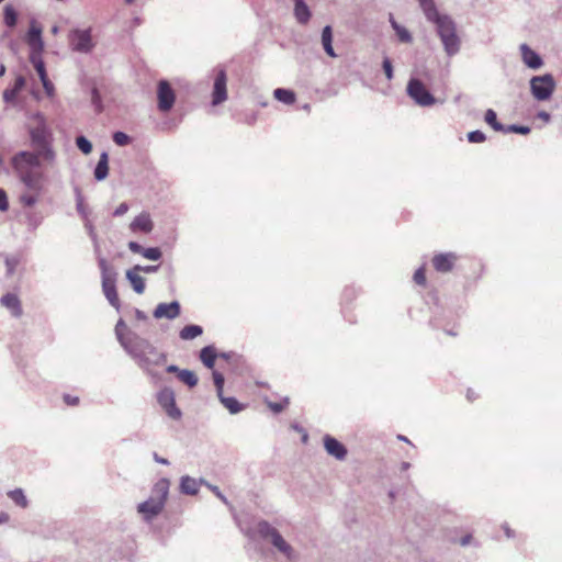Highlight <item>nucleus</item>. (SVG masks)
<instances>
[{
  "instance_id": "9b49d317",
  "label": "nucleus",
  "mask_w": 562,
  "mask_h": 562,
  "mask_svg": "<svg viewBox=\"0 0 562 562\" xmlns=\"http://www.w3.org/2000/svg\"><path fill=\"white\" fill-rule=\"evenodd\" d=\"M256 531L262 540L269 541L276 550L286 542L279 530L267 520H259L256 525Z\"/></svg>"
},
{
  "instance_id": "f3484780",
  "label": "nucleus",
  "mask_w": 562,
  "mask_h": 562,
  "mask_svg": "<svg viewBox=\"0 0 562 562\" xmlns=\"http://www.w3.org/2000/svg\"><path fill=\"white\" fill-rule=\"evenodd\" d=\"M169 486L170 481L168 479L158 480L151 488L149 498H153L155 502H160L162 505H165L169 494Z\"/></svg>"
},
{
  "instance_id": "774afa93",
  "label": "nucleus",
  "mask_w": 562,
  "mask_h": 562,
  "mask_svg": "<svg viewBox=\"0 0 562 562\" xmlns=\"http://www.w3.org/2000/svg\"><path fill=\"white\" fill-rule=\"evenodd\" d=\"M153 459L155 460V462H157L159 464H164V465L169 464V461L166 458L160 457L157 452L153 453Z\"/></svg>"
},
{
  "instance_id": "aec40b11",
  "label": "nucleus",
  "mask_w": 562,
  "mask_h": 562,
  "mask_svg": "<svg viewBox=\"0 0 562 562\" xmlns=\"http://www.w3.org/2000/svg\"><path fill=\"white\" fill-rule=\"evenodd\" d=\"M521 57L524 63L532 69H538L542 65L540 56L533 52L527 44L520 46Z\"/></svg>"
},
{
  "instance_id": "3c124183",
  "label": "nucleus",
  "mask_w": 562,
  "mask_h": 562,
  "mask_svg": "<svg viewBox=\"0 0 562 562\" xmlns=\"http://www.w3.org/2000/svg\"><path fill=\"white\" fill-rule=\"evenodd\" d=\"M504 132H513V133L527 135L530 133V127L521 126V125H509L507 128H505Z\"/></svg>"
},
{
  "instance_id": "5701e85b",
  "label": "nucleus",
  "mask_w": 562,
  "mask_h": 562,
  "mask_svg": "<svg viewBox=\"0 0 562 562\" xmlns=\"http://www.w3.org/2000/svg\"><path fill=\"white\" fill-rule=\"evenodd\" d=\"M109 175V155L102 151L99 161L94 168L93 176L97 181L104 180Z\"/></svg>"
},
{
  "instance_id": "bb28decb",
  "label": "nucleus",
  "mask_w": 562,
  "mask_h": 562,
  "mask_svg": "<svg viewBox=\"0 0 562 562\" xmlns=\"http://www.w3.org/2000/svg\"><path fill=\"white\" fill-rule=\"evenodd\" d=\"M322 45L328 56L336 57L333 47V29L330 25H326L322 31Z\"/></svg>"
},
{
  "instance_id": "7c9ffc66",
  "label": "nucleus",
  "mask_w": 562,
  "mask_h": 562,
  "mask_svg": "<svg viewBox=\"0 0 562 562\" xmlns=\"http://www.w3.org/2000/svg\"><path fill=\"white\" fill-rule=\"evenodd\" d=\"M42 55L43 54H30V56H29L30 63L34 67L40 79L48 76L47 71H46L45 61H44Z\"/></svg>"
},
{
  "instance_id": "f704fd0d",
  "label": "nucleus",
  "mask_w": 562,
  "mask_h": 562,
  "mask_svg": "<svg viewBox=\"0 0 562 562\" xmlns=\"http://www.w3.org/2000/svg\"><path fill=\"white\" fill-rule=\"evenodd\" d=\"M9 497L20 507L26 508L29 505V502L26 499V496L21 488H15L13 491H10L8 493Z\"/></svg>"
},
{
  "instance_id": "2f4dec72",
  "label": "nucleus",
  "mask_w": 562,
  "mask_h": 562,
  "mask_svg": "<svg viewBox=\"0 0 562 562\" xmlns=\"http://www.w3.org/2000/svg\"><path fill=\"white\" fill-rule=\"evenodd\" d=\"M273 95L278 101L288 105L293 104L295 102V93L291 89L277 88L273 91Z\"/></svg>"
},
{
  "instance_id": "dca6fc26",
  "label": "nucleus",
  "mask_w": 562,
  "mask_h": 562,
  "mask_svg": "<svg viewBox=\"0 0 562 562\" xmlns=\"http://www.w3.org/2000/svg\"><path fill=\"white\" fill-rule=\"evenodd\" d=\"M164 507L165 505L160 502H155L153 498H148L137 505V512L143 514L144 519L149 522L162 512Z\"/></svg>"
},
{
  "instance_id": "69168bd1",
  "label": "nucleus",
  "mask_w": 562,
  "mask_h": 562,
  "mask_svg": "<svg viewBox=\"0 0 562 562\" xmlns=\"http://www.w3.org/2000/svg\"><path fill=\"white\" fill-rule=\"evenodd\" d=\"M64 401H65L66 404L75 406V405H77L79 403V397L71 396L69 394H65L64 395Z\"/></svg>"
},
{
  "instance_id": "a18cd8bd",
  "label": "nucleus",
  "mask_w": 562,
  "mask_h": 562,
  "mask_svg": "<svg viewBox=\"0 0 562 562\" xmlns=\"http://www.w3.org/2000/svg\"><path fill=\"white\" fill-rule=\"evenodd\" d=\"M413 279H414V282L418 285H422V286H425L426 283H427V279H426V268L425 266H422L420 268H418L414 276H413Z\"/></svg>"
},
{
  "instance_id": "4be33fe9",
  "label": "nucleus",
  "mask_w": 562,
  "mask_h": 562,
  "mask_svg": "<svg viewBox=\"0 0 562 562\" xmlns=\"http://www.w3.org/2000/svg\"><path fill=\"white\" fill-rule=\"evenodd\" d=\"M0 303L11 311L12 316L20 317L22 307L19 297L14 293H7L0 299Z\"/></svg>"
},
{
  "instance_id": "4c0bfd02",
  "label": "nucleus",
  "mask_w": 562,
  "mask_h": 562,
  "mask_svg": "<svg viewBox=\"0 0 562 562\" xmlns=\"http://www.w3.org/2000/svg\"><path fill=\"white\" fill-rule=\"evenodd\" d=\"M76 146L85 155H89L92 151V143L83 135L76 137Z\"/></svg>"
},
{
  "instance_id": "393cba45",
  "label": "nucleus",
  "mask_w": 562,
  "mask_h": 562,
  "mask_svg": "<svg viewBox=\"0 0 562 562\" xmlns=\"http://www.w3.org/2000/svg\"><path fill=\"white\" fill-rule=\"evenodd\" d=\"M216 358V349L212 345L203 347L200 351V360L207 369L214 368Z\"/></svg>"
},
{
  "instance_id": "0e129e2a",
  "label": "nucleus",
  "mask_w": 562,
  "mask_h": 562,
  "mask_svg": "<svg viewBox=\"0 0 562 562\" xmlns=\"http://www.w3.org/2000/svg\"><path fill=\"white\" fill-rule=\"evenodd\" d=\"M86 228L88 229V233H89V236L91 237V239L95 243V249L98 250V245H97V234L94 233V227L91 223H86Z\"/></svg>"
},
{
  "instance_id": "c03bdc74",
  "label": "nucleus",
  "mask_w": 562,
  "mask_h": 562,
  "mask_svg": "<svg viewBox=\"0 0 562 562\" xmlns=\"http://www.w3.org/2000/svg\"><path fill=\"white\" fill-rule=\"evenodd\" d=\"M91 103L93 104V106L98 113L102 112V110H103L102 99H101L100 92L97 88H92V90H91Z\"/></svg>"
},
{
  "instance_id": "9d476101",
  "label": "nucleus",
  "mask_w": 562,
  "mask_h": 562,
  "mask_svg": "<svg viewBox=\"0 0 562 562\" xmlns=\"http://www.w3.org/2000/svg\"><path fill=\"white\" fill-rule=\"evenodd\" d=\"M43 29L35 20H31L30 27L25 35V42L30 47V54H43L45 43L43 40Z\"/></svg>"
},
{
  "instance_id": "8fccbe9b",
  "label": "nucleus",
  "mask_w": 562,
  "mask_h": 562,
  "mask_svg": "<svg viewBox=\"0 0 562 562\" xmlns=\"http://www.w3.org/2000/svg\"><path fill=\"white\" fill-rule=\"evenodd\" d=\"M286 404H289L288 397L284 398L283 403L269 402L268 406L274 414H279L284 409Z\"/></svg>"
},
{
  "instance_id": "680f3d73",
  "label": "nucleus",
  "mask_w": 562,
  "mask_h": 562,
  "mask_svg": "<svg viewBox=\"0 0 562 562\" xmlns=\"http://www.w3.org/2000/svg\"><path fill=\"white\" fill-rule=\"evenodd\" d=\"M127 246H128V249L132 252H134V254H140L142 255L143 251H144V247L139 243H137V241H133L132 240V241L128 243Z\"/></svg>"
},
{
  "instance_id": "052dcab7",
  "label": "nucleus",
  "mask_w": 562,
  "mask_h": 562,
  "mask_svg": "<svg viewBox=\"0 0 562 562\" xmlns=\"http://www.w3.org/2000/svg\"><path fill=\"white\" fill-rule=\"evenodd\" d=\"M26 216L29 227L35 229L40 225L41 220L36 217L33 213H29Z\"/></svg>"
},
{
  "instance_id": "a878e982",
  "label": "nucleus",
  "mask_w": 562,
  "mask_h": 562,
  "mask_svg": "<svg viewBox=\"0 0 562 562\" xmlns=\"http://www.w3.org/2000/svg\"><path fill=\"white\" fill-rule=\"evenodd\" d=\"M180 492L184 495H196L199 492L198 480L183 475L180 480Z\"/></svg>"
},
{
  "instance_id": "58836bf2",
  "label": "nucleus",
  "mask_w": 562,
  "mask_h": 562,
  "mask_svg": "<svg viewBox=\"0 0 562 562\" xmlns=\"http://www.w3.org/2000/svg\"><path fill=\"white\" fill-rule=\"evenodd\" d=\"M391 23H392V26L395 30L396 35L398 36L401 42H403V43L412 42V35L405 27H402L401 25H398L394 19H391Z\"/></svg>"
},
{
  "instance_id": "4d7b16f0",
  "label": "nucleus",
  "mask_w": 562,
  "mask_h": 562,
  "mask_svg": "<svg viewBox=\"0 0 562 562\" xmlns=\"http://www.w3.org/2000/svg\"><path fill=\"white\" fill-rule=\"evenodd\" d=\"M18 94L12 88H8L3 91V100L7 103L13 102Z\"/></svg>"
},
{
  "instance_id": "473e14b6",
  "label": "nucleus",
  "mask_w": 562,
  "mask_h": 562,
  "mask_svg": "<svg viewBox=\"0 0 562 562\" xmlns=\"http://www.w3.org/2000/svg\"><path fill=\"white\" fill-rule=\"evenodd\" d=\"M178 379L190 389L196 386L199 382L196 374L189 369H183Z\"/></svg>"
},
{
  "instance_id": "0eeeda50",
  "label": "nucleus",
  "mask_w": 562,
  "mask_h": 562,
  "mask_svg": "<svg viewBox=\"0 0 562 562\" xmlns=\"http://www.w3.org/2000/svg\"><path fill=\"white\" fill-rule=\"evenodd\" d=\"M176 102V92L170 82L161 79L157 83V108L160 112H169Z\"/></svg>"
},
{
  "instance_id": "6e6d98bb",
  "label": "nucleus",
  "mask_w": 562,
  "mask_h": 562,
  "mask_svg": "<svg viewBox=\"0 0 562 562\" xmlns=\"http://www.w3.org/2000/svg\"><path fill=\"white\" fill-rule=\"evenodd\" d=\"M9 209L7 192L0 188V211L5 212Z\"/></svg>"
},
{
  "instance_id": "6e6552de",
  "label": "nucleus",
  "mask_w": 562,
  "mask_h": 562,
  "mask_svg": "<svg viewBox=\"0 0 562 562\" xmlns=\"http://www.w3.org/2000/svg\"><path fill=\"white\" fill-rule=\"evenodd\" d=\"M407 93L408 95L422 106H430L435 104L436 99L434 95L427 90L425 85L418 79H411L407 85Z\"/></svg>"
},
{
  "instance_id": "de8ad7c7",
  "label": "nucleus",
  "mask_w": 562,
  "mask_h": 562,
  "mask_svg": "<svg viewBox=\"0 0 562 562\" xmlns=\"http://www.w3.org/2000/svg\"><path fill=\"white\" fill-rule=\"evenodd\" d=\"M40 80L42 82L45 93L48 97H53L55 93V87H54L53 82L49 80L48 76L41 78Z\"/></svg>"
},
{
  "instance_id": "f257e3e1",
  "label": "nucleus",
  "mask_w": 562,
  "mask_h": 562,
  "mask_svg": "<svg viewBox=\"0 0 562 562\" xmlns=\"http://www.w3.org/2000/svg\"><path fill=\"white\" fill-rule=\"evenodd\" d=\"M38 124L29 127L31 146L34 150H20L11 158V165L18 179L27 190H43L44 173L37 170L42 160L53 162L56 153L53 148V133L41 113L36 114Z\"/></svg>"
},
{
  "instance_id": "09e8293b",
  "label": "nucleus",
  "mask_w": 562,
  "mask_h": 562,
  "mask_svg": "<svg viewBox=\"0 0 562 562\" xmlns=\"http://www.w3.org/2000/svg\"><path fill=\"white\" fill-rule=\"evenodd\" d=\"M468 139L470 143H483L486 139V136L481 131H473L468 134Z\"/></svg>"
},
{
  "instance_id": "bf43d9fd",
  "label": "nucleus",
  "mask_w": 562,
  "mask_h": 562,
  "mask_svg": "<svg viewBox=\"0 0 562 562\" xmlns=\"http://www.w3.org/2000/svg\"><path fill=\"white\" fill-rule=\"evenodd\" d=\"M207 487L215 494V496L217 498H220L224 504L228 505V501L226 498V496L220 491L218 486L216 485H212V484H207Z\"/></svg>"
},
{
  "instance_id": "a211bd4d",
  "label": "nucleus",
  "mask_w": 562,
  "mask_h": 562,
  "mask_svg": "<svg viewBox=\"0 0 562 562\" xmlns=\"http://www.w3.org/2000/svg\"><path fill=\"white\" fill-rule=\"evenodd\" d=\"M293 15L299 24L305 25L310 22L312 12L305 0H293Z\"/></svg>"
},
{
  "instance_id": "5fc2aeb1",
  "label": "nucleus",
  "mask_w": 562,
  "mask_h": 562,
  "mask_svg": "<svg viewBox=\"0 0 562 562\" xmlns=\"http://www.w3.org/2000/svg\"><path fill=\"white\" fill-rule=\"evenodd\" d=\"M26 85V80L25 78L22 76V75H19L15 80H14V83H13V87L12 89L19 93L20 91L23 90V88L25 87Z\"/></svg>"
},
{
  "instance_id": "ddd939ff",
  "label": "nucleus",
  "mask_w": 562,
  "mask_h": 562,
  "mask_svg": "<svg viewBox=\"0 0 562 562\" xmlns=\"http://www.w3.org/2000/svg\"><path fill=\"white\" fill-rule=\"evenodd\" d=\"M458 261V256L454 252H440L434 255L431 265L437 272L448 273L453 270Z\"/></svg>"
},
{
  "instance_id": "b1692460",
  "label": "nucleus",
  "mask_w": 562,
  "mask_h": 562,
  "mask_svg": "<svg viewBox=\"0 0 562 562\" xmlns=\"http://www.w3.org/2000/svg\"><path fill=\"white\" fill-rule=\"evenodd\" d=\"M126 279L128 280V282L131 283L133 290L137 294L144 293V291H145V279L142 276H139L138 272L136 270H134V268L128 269L126 271Z\"/></svg>"
},
{
  "instance_id": "a19ab883",
  "label": "nucleus",
  "mask_w": 562,
  "mask_h": 562,
  "mask_svg": "<svg viewBox=\"0 0 562 562\" xmlns=\"http://www.w3.org/2000/svg\"><path fill=\"white\" fill-rule=\"evenodd\" d=\"M142 256L148 260L157 261L162 257V251L158 247L144 248Z\"/></svg>"
},
{
  "instance_id": "39448f33",
  "label": "nucleus",
  "mask_w": 562,
  "mask_h": 562,
  "mask_svg": "<svg viewBox=\"0 0 562 562\" xmlns=\"http://www.w3.org/2000/svg\"><path fill=\"white\" fill-rule=\"evenodd\" d=\"M555 89V81L549 74L543 76H535L530 80V90L535 99L538 101H547L551 98Z\"/></svg>"
},
{
  "instance_id": "37998d69",
  "label": "nucleus",
  "mask_w": 562,
  "mask_h": 562,
  "mask_svg": "<svg viewBox=\"0 0 562 562\" xmlns=\"http://www.w3.org/2000/svg\"><path fill=\"white\" fill-rule=\"evenodd\" d=\"M213 382L216 389L217 396L223 394L225 378L224 375L218 371H213L212 373Z\"/></svg>"
},
{
  "instance_id": "4468645a",
  "label": "nucleus",
  "mask_w": 562,
  "mask_h": 562,
  "mask_svg": "<svg viewBox=\"0 0 562 562\" xmlns=\"http://www.w3.org/2000/svg\"><path fill=\"white\" fill-rule=\"evenodd\" d=\"M181 313V305L178 301H172L170 303H159L153 312V316L156 319L167 318L175 319Z\"/></svg>"
},
{
  "instance_id": "412c9836",
  "label": "nucleus",
  "mask_w": 562,
  "mask_h": 562,
  "mask_svg": "<svg viewBox=\"0 0 562 562\" xmlns=\"http://www.w3.org/2000/svg\"><path fill=\"white\" fill-rule=\"evenodd\" d=\"M133 232L140 231L143 233H150L154 224L148 213H140L137 215L130 225Z\"/></svg>"
},
{
  "instance_id": "49530a36",
  "label": "nucleus",
  "mask_w": 562,
  "mask_h": 562,
  "mask_svg": "<svg viewBox=\"0 0 562 562\" xmlns=\"http://www.w3.org/2000/svg\"><path fill=\"white\" fill-rule=\"evenodd\" d=\"M125 329L126 324L122 318H120L115 325V335L120 344H122V340L126 339V334L123 333Z\"/></svg>"
},
{
  "instance_id": "f8f14e48",
  "label": "nucleus",
  "mask_w": 562,
  "mask_h": 562,
  "mask_svg": "<svg viewBox=\"0 0 562 562\" xmlns=\"http://www.w3.org/2000/svg\"><path fill=\"white\" fill-rule=\"evenodd\" d=\"M227 74L224 68H217L213 83L212 104L220 105L227 100Z\"/></svg>"
},
{
  "instance_id": "20e7f679",
  "label": "nucleus",
  "mask_w": 562,
  "mask_h": 562,
  "mask_svg": "<svg viewBox=\"0 0 562 562\" xmlns=\"http://www.w3.org/2000/svg\"><path fill=\"white\" fill-rule=\"evenodd\" d=\"M437 33L443 44L445 52L449 56L456 55L460 50V37L457 34L454 22L449 18L441 19L437 24Z\"/></svg>"
},
{
  "instance_id": "864d4df0",
  "label": "nucleus",
  "mask_w": 562,
  "mask_h": 562,
  "mask_svg": "<svg viewBox=\"0 0 562 562\" xmlns=\"http://www.w3.org/2000/svg\"><path fill=\"white\" fill-rule=\"evenodd\" d=\"M382 66H383V70H384L386 78L389 80H391L393 78V66H392L390 58L385 57L383 59Z\"/></svg>"
},
{
  "instance_id": "c85d7f7f",
  "label": "nucleus",
  "mask_w": 562,
  "mask_h": 562,
  "mask_svg": "<svg viewBox=\"0 0 562 562\" xmlns=\"http://www.w3.org/2000/svg\"><path fill=\"white\" fill-rule=\"evenodd\" d=\"M218 400L231 414H238L245 408V405L240 404L237 398L233 396H224L222 394L218 396Z\"/></svg>"
},
{
  "instance_id": "f03ea898",
  "label": "nucleus",
  "mask_w": 562,
  "mask_h": 562,
  "mask_svg": "<svg viewBox=\"0 0 562 562\" xmlns=\"http://www.w3.org/2000/svg\"><path fill=\"white\" fill-rule=\"evenodd\" d=\"M121 346L136 360L139 368L148 373H151V366H161L167 361V355L165 352H159L147 339L134 331L128 330L126 333V339L122 340Z\"/></svg>"
},
{
  "instance_id": "ea45409f",
  "label": "nucleus",
  "mask_w": 562,
  "mask_h": 562,
  "mask_svg": "<svg viewBox=\"0 0 562 562\" xmlns=\"http://www.w3.org/2000/svg\"><path fill=\"white\" fill-rule=\"evenodd\" d=\"M112 139L117 146H121V147L127 146L128 144L132 143V137L121 131L114 132L112 135Z\"/></svg>"
},
{
  "instance_id": "13d9d810",
  "label": "nucleus",
  "mask_w": 562,
  "mask_h": 562,
  "mask_svg": "<svg viewBox=\"0 0 562 562\" xmlns=\"http://www.w3.org/2000/svg\"><path fill=\"white\" fill-rule=\"evenodd\" d=\"M16 265H18V260L16 259H14V258H7L5 259L7 276H12L14 273Z\"/></svg>"
},
{
  "instance_id": "e433bc0d",
  "label": "nucleus",
  "mask_w": 562,
  "mask_h": 562,
  "mask_svg": "<svg viewBox=\"0 0 562 562\" xmlns=\"http://www.w3.org/2000/svg\"><path fill=\"white\" fill-rule=\"evenodd\" d=\"M30 191L32 193H22L19 198L21 204H23L24 206H27V207H32L37 203L38 196L42 192V190L38 192L33 191V190H30Z\"/></svg>"
},
{
  "instance_id": "72a5a7b5",
  "label": "nucleus",
  "mask_w": 562,
  "mask_h": 562,
  "mask_svg": "<svg viewBox=\"0 0 562 562\" xmlns=\"http://www.w3.org/2000/svg\"><path fill=\"white\" fill-rule=\"evenodd\" d=\"M485 122L496 132H504L505 127L497 121L496 112L492 109H488L485 112Z\"/></svg>"
},
{
  "instance_id": "603ef678",
  "label": "nucleus",
  "mask_w": 562,
  "mask_h": 562,
  "mask_svg": "<svg viewBox=\"0 0 562 562\" xmlns=\"http://www.w3.org/2000/svg\"><path fill=\"white\" fill-rule=\"evenodd\" d=\"M159 265H156V266H140V265H136L134 266V270H136L137 272H145V273H155L159 270Z\"/></svg>"
},
{
  "instance_id": "338daca9",
  "label": "nucleus",
  "mask_w": 562,
  "mask_h": 562,
  "mask_svg": "<svg viewBox=\"0 0 562 562\" xmlns=\"http://www.w3.org/2000/svg\"><path fill=\"white\" fill-rule=\"evenodd\" d=\"M183 369H180L178 366L176 364H169L167 368H166V371L168 373H175L177 374V376L179 378L180 375V372L182 371Z\"/></svg>"
},
{
  "instance_id": "e2e57ef3",
  "label": "nucleus",
  "mask_w": 562,
  "mask_h": 562,
  "mask_svg": "<svg viewBox=\"0 0 562 562\" xmlns=\"http://www.w3.org/2000/svg\"><path fill=\"white\" fill-rule=\"evenodd\" d=\"M128 211V204L123 202L114 211V216H122Z\"/></svg>"
},
{
  "instance_id": "6ab92c4d",
  "label": "nucleus",
  "mask_w": 562,
  "mask_h": 562,
  "mask_svg": "<svg viewBox=\"0 0 562 562\" xmlns=\"http://www.w3.org/2000/svg\"><path fill=\"white\" fill-rule=\"evenodd\" d=\"M418 2L428 21L437 24L441 19L447 18L439 14L434 0H418Z\"/></svg>"
},
{
  "instance_id": "c9c22d12",
  "label": "nucleus",
  "mask_w": 562,
  "mask_h": 562,
  "mask_svg": "<svg viewBox=\"0 0 562 562\" xmlns=\"http://www.w3.org/2000/svg\"><path fill=\"white\" fill-rule=\"evenodd\" d=\"M277 551L280 552L286 559L288 562H297L299 560V554L295 552L293 547L288 542L282 544L279 549H277Z\"/></svg>"
},
{
  "instance_id": "79ce46f5",
  "label": "nucleus",
  "mask_w": 562,
  "mask_h": 562,
  "mask_svg": "<svg viewBox=\"0 0 562 562\" xmlns=\"http://www.w3.org/2000/svg\"><path fill=\"white\" fill-rule=\"evenodd\" d=\"M76 209H77V212L83 218H87V216H88L87 207L83 203V196L78 188L76 189Z\"/></svg>"
},
{
  "instance_id": "423d86ee",
  "label": "nucleus",
  "mask_w": 562,
  "mask_h": 562,
  "mask_svg": "<svg viewBox=\"0 0 562 562\" xmlns=\"http://www.w3.org/2000/svg\"><path fill=\"white\" fill-rule=\"evenodd\" d=\"M68 41L71 49L78 53L88 54L94 47L90 29L71 30L68 35Z\"/></svg>"
},
{
  "instance_id": "7ed1b4c3",
  "label": "nucleus",
  "mask_w": 562,
  "mask_h": 562,
  "mask_svg": "<svg viewBox=\"0 0 562 562\" xmlns=\"http://www.w3.org/2000/svg\"><path fill=\"white\" fill-rule=\"evenodd\" d=\"M98 266L101 271L103 294L109 301L110 305L113 306L116 311H119L121 304L115 284L117 273L114 271L113 268L109 266L108 261L102 257L98 258Z\"/></svg>"
},
{
  "instance_id": "cd10ccee",
  "label": "nucleus",
  "mask_w": 562,
  "mask_h": 562,
  "mask_svg": "<svg viewBox=\"0 0 562 562\" xmlns=\"http://www.w3.org/2000/svg\"><path fill=\"white\" fill-rule=\"evenodd\" d=\"M203 334V327L196 324H189L181 328L179 337L182 340H192Z\"/></svg>"
},
{
  "instance_id": "c756f323",
  "label": "nucleus",
  "mask_w": 562,
  "mask_h": 562,
  "mask_svg": "<svg viewBox=\"0 0 562 562\" xmlns=\"http://www.w3.org/2000/svg\"><path fill=\"white\" fill-rule=\"evenodd\" d=\"M19 14L12 4H5L3 8V23L13 29L18 24Z\"/></svg>"
},
{
  "instance_id": "1a4fd4ad",
  "label": "nucleus",
  "mask_w": 562,
  "mask_h": 562,
  "mask_svg": "<svg viewBox=\"0 0 562 562\" xmlns=\"http://www.w3.org/2000/svg\"><path fill=\"white\" fill-rule=\"evenodd\" d=\"M157 402L171 419L178 420L181 418L182 413L176 404V395L172 389L162 387L157 394Z\"/></svg>"
},
{
  "instance_id": "2eb2a0df",
  "label": "nucleus",
  "mask_w": 562,
  "mask_h": 562,
  "mask_svg": "<svg viewBox=\"0 0 562 562\" xmlns=\"http://www.w3.org/2000/svg\"><path fill=\"white\" fill-rule=\"evenodd\" d=\"M323 441L324 448L329 456L334 457L337 460H344L347 457L348 450L346 446L341 443L339 440H337L335 437L330 435H325Z\"/></svg>"
}]
</instances>
